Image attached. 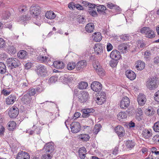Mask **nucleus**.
<instances>
[{
    "label": "nucleus",
    "mask_w": 159,
    "mask_h": 159,
    "mask_svg": "<svg viewBox=\"0 0 159 159\" xmlns=\"http://www.w3.org/2000/svg\"><path fill=\"white\" fill-rule=\"evenodd\" d=\"M94 111V110L93 109H84L83 110L82 116L83 117H87L89 116Z\"/></svg>",
    "instance_id": "24"
},
{
    "label": "nucleus",
    "mask_w": 159,
    "mask_h": 159,
    "mask_svg": "<svg viewBox=\"0 0 159 159\" xmlns=\"http://www.w3.org/2000/svg\"><path fill=\"white\" fill-rule=\"evenodd\" d=\"M70 128L71 132L73 133H76L80 130L81 126L79 122L74 121L71 124Z\"/></svg>",
    "instance_id": "10"
},
{
    "label": "nucleus",
    "mask_w": 159,
    "mask_h": 159,
    "mask_svg": "<svg viewBox=\"0 0 159 159\" xmlns=\"http://www.w3.org/2000/svg\"><path fill=\"white\" fill-rule=\"evenodd\" d=\"M78 22L79 23L84 24L86 21V19L85 17L81 16V15L79 16Z\"/></svg>",
    "instance_id": "47"
},
{
    "label": "nucleus",
    "mask_w": 159,
    "mask_h": 159,
    "mask_svg": "<svg viewBox=\"0 0 159 159\" xmlns=\"http://www.w3.org/2000/svg\"><path fill=\"white\" fill-rule=\"evenodd\" d=\"M97 102L99 105H101L105 101V99H102L99 97H98L97 99Z\"/></svg>",
    "instance_id": "51"
},
{
    "label": "nucleus",
    "mask_w": 159,
    "mask_h": 159,
    "mask_svg": "<svg viewBox=\"0 0 159 159\" xmlns=\"http://www.w3.org/2000/svg\"><path fill=\"white\" fill-rule=\"evenodd\" d=\"M145 113L147 116H151L153 114V108L151 107H148V108L145 111Z\"/></svg>",
    "instance_id": "39"
},
{
    "label": "nucleus",
    "mask_w": 159,
    "mask_h": 159,
    "mask_svg": "<svg viewBox=\"0 0 159 159\" xmlns=\"http://www.w3.org/2000/svg\"><path fill=\"white\" fill-rule=\"evenodd\" d=\"M8 129L10 131H13L16 128V123L14 121H10L8 124Z\"/></svg>",
    "instance_id": "30"
},
{
    "label": "nucleus",
    "mask_w": 159,
    "mask_h": 159,
    "mask_svg": "<svg viewBox=\"0 0 159 159\" xmlns=\"http://www.w3.org/2000/svg\"><path fill=\"white\" fill-rule=\"evenodd\" d=\"M120 39L122 40H129L130 39V36L129 34H122L120 36Z\"/></svg>",
    "instance_id": "49"
},
{
    "label": "nucleus",
    "mask_w": 159,
    "mask_h": 159,
    "mask_svg": "<svg viewBox=\"0 0 159 159\" xmlns=\"http://www.w3.org/2000/svg\"><path fill=\"white\" fill-rule=\"evenodd\" d=\"M53 64L54 67L57 69H62L65 66V64L61 61H55Z\"/></svg>",
    "instance_id": "26"
},
{
    "label": "nucleus",
    "mask_w": 159,
    "mask_h": 159,
    "mask_svg": "<svg viewBox=\"0 0 159 159\" xmlns=\"http://www.w3.org/2000/svg\"><path fill=\"white\" fill-rule=\"evenodd\" d=\"M21 19L22 20H23V21H24L25 22L26 21L30 20V16H29L25 15L24 16H23L21 17Z\"/></svg>",
    "instance_id": "57"
},
{
    "label": "nucleus",
    "mask_w": 159,
    "mask_h": 159,
    "mask_svg": "<svg viewBox=\"0 0 159 159\" xmlns=\"http://www.w3.org/2000/svg\"><path fill=\"white\" fill-rule=\"evenodd\" d=\"M88 85V84L87 82H81L79 84L78 88L80 89H86L87 88Z\"/></svg>",
    "instance_id": "34"
},
{
    "label": "nucleus",
    "mask_w": 159,
    "mask_h": 159,
    "mask_svg": "<svg viewBox=\"0 0 159 159\" xmlns=\"http://www.w3.org/2000/svg\"><path fill=\"white\" fill-rule=\"evenodd\" d=\"M74 7H75L78 10H83L84 9V8L83 7L79 4H75V5H74Z\"/></svg>",
    "instance_id": "56"
},
{
    "label": "nucleus",
    "mask_w": 159,
    "mask_h": 159,
    "mask_svg": "<svg viewBox=\"0 0 159 159\" xmlns=\"http://www.w3.org/2000/svg\"><path fill=\"white\" fill-rule=\"evenodd\" d=\"M154 97L156 101L159 102V90L155 93Z\"/></svg>",
    "instance_id": "53"
},
{
    "label": "nucleus",
    "mask_w": 159,
    "mask_h": 159,
    "mask_svg": "<svg viewBox=\"0 0 159 159\" xmlns=\"http://www.w3.org/2000/svg\"><path fill=\"white\" fill-rule=\"evenodd\" d=\"M21 101L24 105H26L27 107H31L33 102L31 97L26 94L23 96L21 99Z\"/></svg>",
    "instance_id": "3"
},
{
    "label": "nucleus",
    "mask_w": 159,
    "mask_h": 159,
    "mask_svg": "<svg viewBox=\"0 0 159 159\" xmlns=\"http://www.w3.org/2000/svg\"><path fill=\"white\" fill-rule=\"evenodd\" d=\"M10 15L11 14L8 11H6L5 13H3L2 15L3 18L5 19H8Z\"/></svg>",
    "instance_id": "55"
},
{
    "label": "nucleus",
    "mask_w": 159,
    "mask_h": 159,
    "mask_svg": "<svg viewBox=\"0 0 159 159\" xmlns=\"http://www.w3.org/2000/svg\"><path fill=\"white\" fill-rule=\"evenodd\" d=\"M113 46L110 43H108L107 45V49L108 51H109L112 50Z\"/></svg>",
    "instance_id": "64"
},
{
    "label": "nucleus",
    "mask_w": 159,
    "mask_h": 159,
    "mask_svg": "<svg viewBox=\"0 0 159 159\" xmlns=\"http://www.w3.org/2000/svg\"><path fill=\"white\" fill-rule=\"evenodd\" d=\"M37 73L38 75L45 76L47 73L46 67L43 65H39L36 66Z\"/></svg>",
    "instance_id": "6"
},
{
    "label": "nucleus",
    "mask_w": 159,
    "mask_h": 159,
    "mask_svg": "<svg viewBox=\"0 0 159 159\" xmlns=\"http://www.w3.org/2000/svg\"><path fill=\"white\" fill-rule=\"evenodd\" d=\"M6 62L8 66H11L13 68L18 67L20 63L18 59L13 57L7 59Z\"/></svg>",
    "instance_id": "5"
},
{
    "label": "nucleus",
    "mask_w": 159,
    "mask_h": 159,
    "mask_svg": "<svg viewBox=\"0 0 159 159\" xmlns=\"http://www.w3.org/2000/svg\"><path fill=\"white\" fill-rule=\"evenodd\" d=\"M48 59V57H44L43 56H42L39 57L40 61L43 62L46 61Z\"/></svg>",
    "instance_id": "60"
},
{
    "label": "nucleus",
    "mask_w": 159,
    "mask_h": 159,
    "mask_svg": "<svg viewBox=\"0 0 159 159\" xmlns=\"http://www.w3.org/2000/svg\"><path fill=\"white\" fill-rule=\"evenodd\" d=\"M154 130L156 132H159V121L155 123L154 125Z\"/></svg>",
    "instance_id": "48"
},
{
    "label": "nucleus",
    "mask_w": 159,
    "mask_h": 159,
    "mask_svg": "<svg viewBox=\"0 0 159 159\" xmlns=\"http://www.w3.org/2000/svg\"><path fill=\"white\" fill-rule=\"evenodd\" d=\"M116 132L119 137H122L125 134V131L123 127L120 125L117 126L115 129Z\"/></svg>",
    "instance_id": "15"
},
{
    "label": "nucleus",
    "mask_w": 159,
    "mask_h": 159,
    "mask_svg": "<svg viewBox=\"0 0 159 159\" xmlns=\"http://www.w3.org/2000/svg\"><path fill=\"white\" fill-rule=\"evenodd\" d=\"M98 12L100 13L104 14L105 12L104 11L106 10V7L103 5H100L96 7Z\"/></svg>",
    "instance_id": "32"
},
{
    "label": "nucleus",
    "mask_w": 159,
    "mask_h": 159,
    "mask_svg": "<svg viewBox=\"0 0 159 159\" xmlns=\"http://www.w3.org/2000/svg\"><path fill=\"white\" fill-rule=\"evenodd\" d=\"M93 66L95 69L96 72L100 76H103L105 75V71L100 66L98 61H95L93 63Z\"/></svg>",
    "instance_id": "4"
},
{
    "label": "nucleus",
    "mask_w": 159,
    "mask_h": 159,
    "mask_svg": "<svg viewBox=\"0 0 159 159\" xmlns=\"http://www.w3.org/2000/svg\"><path fill=\"white\" fill-rule=\"evenodd\" d=\"M19 110L16 107H12L9 109L8 114L11 118H16L19 114Z\"/></svg>",
    "instance_id": "12"
},
{
    "label": "nucleus",
    "mask_w": 159,
    "mask_h": 159,
    "mask_svg": "<svg viewBox=\"0 0 159 159\" xmlns=\"http://www.w3.org/2000/svg\"><path fill=\"white\" fill-rule=\"evenodd\" d=\"M89 97L88 92L85 91H82L79 95V101L81 103H84L88 101Z\"/></svg>",
    "instance_id": "8"
},
{
    "label": "nucleus",
    "mask_w": 159,
    "mask_h": 159,
    "mask_svg": "<svg viewBox=\"0 0 159 159\" xmlns=\"http://www.w3.org/2000/svg\"><path fill=\"white\" fill-rule=\"evenodd\" d=\"M153 140L154 141L155 143H156L157 142H159V136L158 135H156L154 136L153 138Z\"/></svg>",
    "instance_id": "58"
},
{
    "label": "nucleus",
    "mask_w": 159,
    "mask_h": 159,
    "mask_svg": "<svg viewBox=\"0 0 159 159\" xmlns=\"http://www.w3.org/2000/svg\"><path fill=\"white\" fill-rule=\"evenodd\" d=\"M16 52V48L13 46H11L8 50L9 53L10 54H14Z\"/></svg>",
    "instance_id": "45"
},
{
    "label": "nucleus",
    "mask_w": 159,
    "mask_h": 159,
    "mask_svg": "<svg viewBox=\"0 0 159 159\" xmlns=\"http://www.w3.org/2000/svg\"><path fill=\"white\" fill-rule=\"evenodd\" d=\"M94 24L93 23H89L87 24L85 26V30L88 33H92L94 29Z\"/></svg>",
    "instance_id": "27"
},
{
    "label": "nucleus",
    "mask_w": 159,
    "mask_h": 159,
    "mask_svg": "<svg viewBox=\"0 0 159 159\" xmlns=\"http://www.w3.org/2000/svg\"><path fill=\"white\" fill-rule=\"evenodd\" d=\"M140 32L142 34H144L145 37L149 39H153L155 36L154 31L148 27H144L142 28Z\"/></svg>",
    "instance_id": "1"
},
{
    "label": "nucleus",
    "mask_w": 159,
    "mask_h": 159,
    "mask_svg": "<svg viewBox=\"0 0 159 159\" xmlns=\"http://www.w3.org/2000/svg\"><path fill=\"white\" fill-rule=\"evenodd\" d=\"M91 89L94 91L99 92L101 90L102 86L101 84L98 81L93 82L90 86Z\"/></svg>",
    "instance_id": "9"
},
{
    "label": "nucleus",
    "mask_w": 159,
    "mask_h": 159,
    "mask_svg": "<svg viewBox=\"0 0 159 159\" xmlns=\"http://www.w3.org/2000/svg\"><path fill=\"white\" fill-rule=\"evenodd\" d=\"M86 150L84 147L80 148L79 151V155L80 158L81 159H84L86 157Z\"/></svg>",
    "instance_id": "25"
},
{
    "label": "nucleus",
    "mask_w": 159,
    "mask_h": 159,
    "mask_svg": "<svg viewBox=\"0 0 159 159\" xmlns=\"http://www.w3.org/2000/svg\"><path fill=\"white\" fill-rule=\"evenodd\" d=\"M107 7L110 9H113V8L115 6V5L114 4H113V3H107Z\"/></svg>",
    "instance_id": "62"
},
{
    "label": "nucleus",
    "mask_w": 159,
    "mask_h": 159,
    "mask_svg": "<svg viewBox=\"0 0 159 159\" xmlns=\"http://www.w3.org/2000/svg\"><path fill=\"white\" fill-rule=\"evenodd\" d=\"M31 67V62H28L25 64V69H29Z\"/></svg>",
    "instance_id": "63"
},
{
    "label": "nucleus",
    "mask_w": 159,
    "mask_h": 159,
    "mask_svg": "<svg viewBox=\"0 0 159 159\" xmlns=\"http://www.w3.org/2000/svg\"><path fill=\"white\" fill-rule=\"evenodd\" d=\"M146 86L150 90H154L157 87V80L156 77H152L147 81Z\"/></svg>",
    "instance_id": "2"
},
{
    "label": "nucleus",
    "mask_w": 159,
    "mask_h": 159,
    "mask_svg": "<svg viewBox=\"0 0 159 159\" xmlns=\"http://www.w3.org/2000/svg\"><path fill=\"white\" fill-rule=\"evenodd\" d=\"M30 11L33 17L37 18L41 12V8L38 6H32L30 7Z\"/></svg>",
    "instance_id": "7"
},
{
    "label": "nucleus",
    "mask_w": 159,
    "mask_h": 159,
    "mask_svg": "<svg viewBox=\"0 0 159 159\" xmlns=\"http://www.w3.org/2000/svg\"><path fill=\"white\" fill-rule=\"evenodd\" d=\"M30 158L29 153L23 151L19 152L16 157V159H30Z\"/></svg>",
    "instance_id": "14"
},
{
    "label": "nucleus",
    "mask_w": 159,
    "mask_h": 159,
    "mask_svg": "<svg viewBox=\"0 0 159 159\" xmlns=\"http://www.w3.org/2000/svg\"><path fill=\"white\" fill-rule=\"evenodd\" d=\"M6 67L5 65L2 62H0V73H5L6 72Z\"/></svg>",
    "instance_id": "35"
},
{
    "label": "nucleus",
    "mask_w": 159,
    "mask_h": 159,
    "mask_svg": "<svg viewBox=\"0 0 159 159\" xmlns=\"http://www.w3.org/2000/svg\"><path fill=\"white\" fill-rule=\"evenodd\" d=\"M151 54L150 52L148 51H147L144 52V57L146 61H149L151 59Z\"/></svg>",
    "instance_id": "38"
},
{
    "label": "nucleus",
    "mask_w": 159,
    "mask_h": 159,
    "mask_svg": "<svg viewBox=\"0 0 159 159\" xmlns=\"http://www.w3.org/2000/svg\"><path fill=\"white\" fill-rule=\"evenodd\" d=\"M135 66L137 70H141L144 68L145 63L142 61L139 60L136 62Z\"/></svg>",
    "instance_id": "19"
},
{
    "label": "nucleus",
    "mask_w": 159,
    "mask_h": 159,
    "mask_svg": "<svg viewBox=\"0 0 159 159\" xmlns=\"http://www.w3.org/2000/svg\"><path fill=\"white\" fill-rule=\"evenodd\" d=\"M97 102L99 105H101L105 101V99H102L99 97H98L97 99Z\"/></svg>",
    "instance_id": "52"
},
{
    "label": "nucleus",
    "mask_w": 159,
    "mask_h": 159,
    "mask_svg": "<svg viewBox=\"0 0 159 159\" xmlns=\"http://www.w3.org/2000/svg\"><path fill=\"white\" fill-rule=\"evenodd\" d=\"M129 45L127 43H122L119 45L118 47V49L123 53L126 52L128 48H129Z\"/></svg>",
    "instance_id": "21"
},
{
    "label": "nucleus",
    "mask_w": 159,
    "mask_h": 159,
    "mask_svg": "<svg viewBox=\"0 0 159 159\" xmlns=\"http://www.w3.org/2000/svg\"><path fill=\"white\" fill-rule=\"evenodd\" d=\"M27 52L24 50L20 51L17 53V56L20 59H24L27 57Z\"/></svg>",
    "instance_id": "28"
},
{
    "label": "nucleus",
    "mask_w": 159,
    "mask_h": 159,
    "mask_svg": "<svg viewBox=\"0 0 159 159\" xmlns=\"http://www.w3.org/2000/svg\"><path fill=\"white\" fill-rule=\"evenodd\" d=\"M152 133L148 130H145L144 131L143 135H145L144 137L146 139H149V138L152 136Z\"/></svg>",
    "instance_id": "44"
},
{
    "label": "nucleus",
    "mask_w": 159,
    "mask_h": 159,
    "mask_svg": "<svg viewBox=\"0 0 159 159\" xmlns=\"http://www.w3.org/2000/svg\"><path fill=\"white\" fill-rule=\"evenodd\" d=\"M130 101L129 98L127 97H123L121 101L120 106L122 109H126L129 105Z\"/></svg>",
    "instance_id": "11"
},
{
    "label": "nucleus",
    "mask_w": 159,
    "mask_h": 159,
    "mask_svg": "<svg viewBox=\"0 0 159 159\" xmlns=\"http://www.w3.org/2000/svg\"><path fill=\"white\" fill-rule=\"evenodd\" d=\"M50 154L48 153L47 154H43L41 157L42 159H51L52 158V156L50 155Z\"/></svg>",
    "instance_id": "50"
},
{
    "label": "nucleus",
    "mask_w": 159,
    "mask_h": 159,
    "mask_svg": "<svg viewBox=\"0 0 159 159\" xmlns=\"http://www.w3.org/2000/svg\"><path fill=\"white\" fill-rule=\"evenodd\" d=\"M36 93L34 89L30 88L28 90L26 94H28L31 97L32 96L34 95Z\"/></svg>",
    "instance_id": "43"
},
{
    "label": "nucleus",
    "mask_w": 159,
    "mask_h": 159,
    "mask_svg": "<svg viewBox=\"0 0 159 159\" xmlns=\"http://www.w3.org/2000/svg\"><path fill=\"white\" fill-rule=\"evenodd\" d=\"M154 63L155 64H157L159 63V57L158 56H156L153 59Z\"/></svg>",
    "instance_id": "61"
},
{
    "label": "nucleus",
    "mask_w": 159,
    "mask_h": 159,
    "mask_svg": "<svg viewBox=\"0 0 159 159\" xmlns=\"http://www.w3.org/2000/svg\"><path fill=\"white\" fill-rule=\"evenodd\" d=\"M80 139L83 141H87L89 139V136L88 134H82L80 136Z\"/></svg>",
    "instance_id": "40"
},
{
    "label": "nucleus",
    "mask_w": 159,
    "mask_h": 159,
    "mask_svg": "<svg viewBox=\"0 0 159 159\" xmlns=\"http://www.w3.org/2000/svg\"><path fill=\"white\" fill-rule=\"evenodd\" d=\"M117 61V60L112 59L110 61V66L112 67H115L117 65L118 63Z\"/></svg>",
    "instance_id": "46"
},
{
    "label": "nucleus",
    "mask_w": 159,
    "mask_h": 159,
    "mask_svg": "<svg viewBox=\"0 0 159 159\" xmlns=\"http://www.w3.org/2000/svg\"><path fill=\"white\" fill-rule=\"evenodd\" d=\"M138 102L139 104L141 106L143 105L146 101V99L145 95L140 93L138 97Z\"/></svg>",
    "instance_id": "16"
},
{
    "label": "nucleus",
    "mask_w": 159,
    "mask_h": 159,
    "mask_svg": "<svg viewBox=\"0 0 159 159\" xmlns=\"http://www.w3.org/2000/svg\"><path fill=\"white\" fill-rule=\"evenodd\" d=\"M125 144L128 148L131 149L134 147L135 143L132 140H128L126 142Z\"/></svg>",
    "instance_id": "33"
},
{
    "label": "nucleus",
    "mask_w": 159,
    "mask_h": 159,
    "mask_svg": "<svg viewBox=\"0 0 159 159\" xmlns=\"http://www.w3.org/2000/svg\"><path fill=\"white\" fill-rule=\"evenodd\" d=\"M127 116V115L125 112H120L117 115V118L120 120L122 119H125Z\"/></svg>",
    "instance_id": "36"
},
{
    "label": "nucleus",
    "mask_w": 159,
    "mask_h": 159,
    "mask_svg": "<svg viewBox=\"0 0 159 159\" xmlns=\"http://www.w3.org/2000/svg\"><path fill=\"white\" fill-rule=\"evenodd\" d=\"M100 98H102V99H105V100H106V93L103 92H100Z\"/></svg>",
    "instance_id": "59"
},
{
    "label": "nucleus",
    "mask_w": 159,
    "mask_h": 159,
    "mask_svg": "<svg viewBox=\"0 0 159 159\" xmlns=\"http://www.w3.org/2000/svg\"><path fill=\"white\" fill-rule=\"evenodd\" d=\"M86 65L87 63L86 61H81L77 62L76 65V68L77 70H81L86 67Z\"/></svg>",
    "instance_id": "17"
},
{
    "label": "nucleus",
    "mask_w": 159,
    "mask_h": 159,
    "mask_svg": "<svg viewBox=\"0 0 159 159\" xmlns=\"http://www.w3.org/2000/svg\"><path fill=\"white\" fill-rule=\"evenodd\" d=\"M102 126L100 124L95 125L93 129V132L95 134H97L100 131Z\"/></svg>",
    "instance_id": "37"
},
{
    "label": "nucleus",
    "mask_w": 159,
    "mask_h": 159,
    "mask_svg": "<svg viewBox=\"0 0 159 159\" xmlns=\"http://www.w3.org/2000/svg\"><path fill=\"white\" fill-rule=\"evenodd\" d=\"M16 100V97L14 95L11 94L6 99L5 102L7 105L13 104Z\"/></svg>",
    "instance_id": "18"
},
{
    "label": "nucleus",
    "mask_w": 159,
    "mask_h": 159,
    "mask_svg": "<svg viewBox=\"0 0 159 159\" xmlns=\"http://www.w3.org/2000/svg\"><path fill=\"white\" fill-rule=\"evenodd\" d=\"M46 17L50 19H53L56 17V15L52 11H47L45 15Z\"/></svg>",
    "instance_id": "29"
},
{
    "label": "nucleus",
    "mask_w": 159,
    "mask_h": 159,
    "mask_svg": "<svg viewBox=\"0 0 159 159\" xmlns=\"http://www.w3.org/2000/svg\"><path fill=\"white\" fill-rule=\"evenodd\" d=\"M89 14L93 17H96L97 16V13L95 9H89L88 10Z\"/></svg>",
    "instance_id": "42"
},
{
    "label": "nucleus",
    "mask_w": 159,
    "mask_h": 159,
    "mask_svg": "<svg viewBox=\"0 0 159 159\" xmlns=\"http://www.w3.org/2000/svg\"><path fill=\"white\" fill-rule=\"evenodd\" d=\"M57 81V78L55 76H52L49 80V82L50 83H55Z\"/></svg>",
    "instance_id": "54"
},
{
    "label": "nucleus",
    "mask_w": 159,
    "mask_h": 159,
    "mask_svg": "<svg viewBox=\"0 0 159 159\" xmlns=\"http://www.w3.org/2000/svg\"><path fill=\"white\" fill-rule=\"evenodd\" d=\"M76 67L75 63L73 62H69L67 66V68L69 70L73 69Z\"/></svg>",
    "instance_id": "41"
},
{
    "label": "nucleus",
    "mask_w": 159,
    "mask_h": 159,
    "mask_svg": "<svg viewBox=\"0 0 159 159\" xmlns=\"http://www.w3.org/2000/svg\"><path fill=\"white\" fill-rule=\"evenodd\" d=\"M94 49L95 53L97 55L101 54L103 52V47L101 44L99 43L95 44Z\"/></svg>",
    "instance_id": "23"
},
{
    "label": "nucleus",
    "mask_w": 159,
    "mask_h": 159,
    "mask_svg": "<svg viewBox=\"0 0 159 159\" xmlns=\"http://www.w3.org/2000/svg\"><path fill=\"white\" fill-rule=\"evenodd\" d=\"M110 57L112 59L118 60L120 58L121 56L119 52L116 50H114L111 52Z\"/></svg>",
    "instance_id": "22"
},
{
    "label": "nucleus",
    "mask_w": 159,
    "mask_h": 159,
    "mask_svg": "<svg viewBox=\"0 0 159 159\" xmlns=\"http://www.w3.org/2000/svg\"><path fill=\"white\" fill-rule=\"evenodd\" d=\"M93 40H102V36L100 33L96 32L94 33L92 35Z\"/></svg>",
    "instance_id": "31"
},
{
    "label": "nucleus",
    "mask_w": 159,
    "mask_h": 159,
    "mask_svg": "<svg viewBox=\"0 0 159 159\" xmlns=\"http://www.w3.org/2000/svg\"><path fill=\"white\" fill-rule=\"evenodd\" d=\"M43 150L46 153L51 154L54 150L53 143L52 142L47 143L44 146Z\"/></svg>",
    "instance_id": "13"
},
{
    "label": "nucleus",
    "mask_w": 159,
    "mask_h": 159,
    "mask_svg": "<svg viewBox=\"0 0 159 159\" xmlns=\"http://www.w3.org/2000/svg\"><path fill=\"white\" fill-rule=\"evenodd\" d=\"M126 77L131 80H134L136 78V75L133 71L130 70H127L125 72Z\"/></svg>",
    "instance_id": "20"
}]
</instances>
